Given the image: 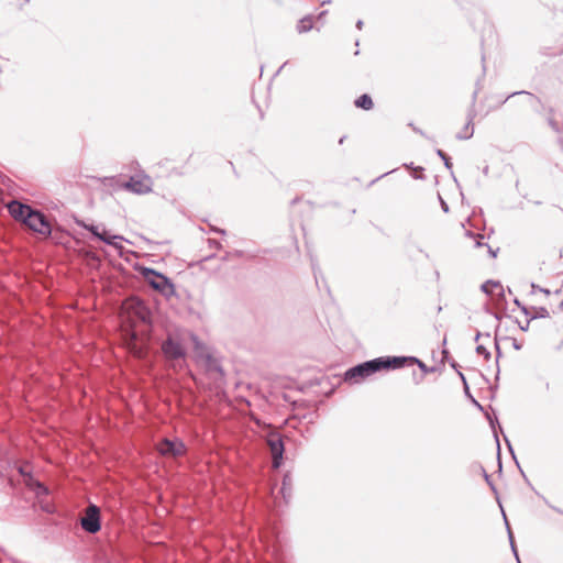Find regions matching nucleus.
I'll use <instances>...</instances> for the list:
<instances>
[{
	"label": "nucleus",
	"instance_id": "1",
	"mask_svg": "<svg viewBox=\"0 0 563 563\" xmlns=\"http://www.w3.org/2000/svg\"><path fill=\"white\" fill-rule=\"evenodd\" d=\"M440 356L439 361L433 362L430 365L412 356L378 357L349 369L345 377L346 379H353L355 377L363 378L380 369L400 368L404 366H411L413 364H418L423 373H432L435 372L440 365L444 364L446 354H440Z\"/></svg>",
	"mask_w": 563,
	"mask_h": 563
},
{
	"label": "nucleus",
	"instance_id": "2",
	"mask_svg": "<svg viewBox=\"0 0 563 563\" xmlns=\"http://www.w3.org/2000/svg\"><path fill=\"white\" fill-rule=\"evenodd\" d=\"M143 277L145 282L156 291L161 292L166 298L175 295V287L172 280L165 275L152 269L143 268Z\"/></svg>",
	"mask_w": 563,
	"mask_h": 563
},
{
	"label": "nucleus",
	"instance_id": "3",
	"mask_svg": "<svg viewBox=\"0 0 563 563\" xmlns=\"http://www.w3.org/2000/svg\"><path fill=\"white\" fill-rule=\"evenodd\" d=\"M25 225L44 238H48L52 234V225L47 217L40 210L33 209L32 212L29 213Z\"/></svg>",
	"mask_w": 563,
	"mask_h": 563
},
{
	"label": "nucleus",
	"instance_id": "4",
	"mask_svg": "<svg viewBox=\"0 0 563 563\" xmlns=\"http://www.w3.org/2000/svg\"><path fill=\"white\" fill-rule=\"evenodd\" d=\"M99 508L95 505L87 507L85 516L81 518V527L89 533H96L100 530Z\"/></svg>",
	"mask_w": 563,
	"mask_h": 563
},
{
	"label": "nucleus",
	"instance_id": "5",
	"mask_svg": "<svg viewBox=\"0 0 563 563\" xmlns=\"http://www.w3.org/2000/svg\"><path fill=\"white\" fill-rule=\"evenodd\" d=\"M157 450L162 455L173 457L181 456L186 451L181 441H169L167 439L157 444Z\"/></svg>",
	"mask_w": 563,
	"mask_h": 563
},
{
	"label": "nucleus",
	"instance_id": "6",
	"mask_svg": "<svg viewBox=\"0 0 563 563\" xmlns=\"http://www.w3.org/2000/svg\"><path fill=\"white\" fill-rule=\"evenodd\" d=\"M123 187L132 192L143 195L152 190V180L148 176L142 178L131 177Z\"/></svg>",
	"mask_w": 563,
	"mask_h": 563
},
{
	"label": "nucleus",
	"instance_id": "7",
	"mask_svg": "<svg viewBox=\"0 0 563 563\" xmlns=\"http://www.w3.org/2000/svg\"><path fill=\"white\" fill-rule=\"evenodd\" d=\"M8 210L13 219L21 221L25 225L29 213L32 212L33 208L19 201H11L8 205Z\"/></svg>",
	"mask_w": 563,
	"mask_h": 563
},
{
	"label": "nucleus",
	"instance_id": "8",
	"mask_svg": "<svg viewBox=\"0 0 563 563\" xmlns=\"http://www.w3.org/2000/svg\"><path fill=\"white\" fill-rule=\"evenodd\" d=\"M267 443L269 445L273 455V466L278 468L284 452V445L279 437L272 435L268 438Z\"/></svg>",
	"mask_w": 563,
	"mask_h": 563
},
{
	"label": "nucleus",
	"instance_id": "9",
	"mask_svg": "<svg viewBox=\"0 0 563 563\" xmlns=\"http://www.w3.org/2000/svg\"><path fill=\"white\" fill-rule=\"evenodd\" d=\"M474 117H475V112H474V109L472 107L471 110L467 113V122H466V124L464 125L462 131H460L456 134V139L457 140H468V139H471L473 136V134H474V126H473Z\"/></svg>",
	"mask_w": 563,
	"mask_h": 563
},
{
	"label": "nucleus",
	"instance_id": "10",
	"mask_svg": "<svg viewBox=\"0 0 563 563\" xmlns=\"http://www.w3.org/2000/svg\"><path fill=\"white\" fill-rule=\"evenodd\" d=\"M98 240L102 241L107 245L113 246L117 250L122 249V245L118 241H123L124 238L117 234H110L106 229L101 230Z\"/></svg>",
	"mask_w": 563,
	"mask_h": 563
},
{
	"label": "nucleus",
	"instance_id": "11",
	"mask_svg": "<svg viewBox=\"0 0 563 563\" xmlns=\"http://www.w3.org/2000/svg\"><path fill=\"white\" fill-rule=\"evenodd\" d=\"M482 290L487 295L504 296L503 285L498 282L487 280L482 285Z\"/></svg>",
	"mask_w": 563,
	"mask_h": 563
},
{
	"label": "nucleus",
	"instance_id": "12",
	"mask_svg": "<svg viewBox=\"0 0 563 563\" xmlns=\"http://www.w3.org/2000/svg\"><path fill=\"white\" fill-rule=\"evenodd\" d=\"M465 235L468 236L470 239H473L475 241V246L476 247H482V246H487V251H488V254L492 256V257H496L497 256V252H498V249L497 250H493L488 244L486 243H483L482 241L484 240V235L483 234H475L473 233L472 231H465Z\"/></svg>",
	"mask_w": 563,
	"mask_h": 563
},
{
	"label": "nucleus",
	"instance_id": "13",
	"mask_svg": "<svg viewBox=\"0 0 563 563\" xmlns=\"http://www.w3.org/2000/svg\"><path fill=\"white\" fill-rule=\"evenodd\" d=\"M189 349L187 345L178 344L172 336H169L166 343L163 345L162 352H185V350Z\"/></svg>",
	"mask_w": 563,
	"mask_h": 563
},
{
	"label": "nucleus",
	"instance_id": "14",
	"mask_svg": "<svg viewBox=\"0 0 563 563\" xmlns=\"http://www.w3.org/2000/svg\"><path fill=\"white\" fill-rule=\"evenodd\" d=\"M355 106L357 108H361V109H364V110H369L373 108V100L371 98L369 95H362L360 96L356 100H355Z\"/></svg>",
	"mask_w": 563,
	"mask_h": 563
},
{
	"label": "nucleus",
	"instance_id": "15",
	"mask_svg": "<svg viewBox=\"0 0 563 563\" xmlns=\"http://www.w3.org/2000/svg\"><path fill=\"white\" fill-rule=\"evenodd\" d=\"M312 29V19L311 16L302 18L297 24L298 33H306Z\"/></svg>",
	"mask_w": 563,
	"mask_h": 563
},
{
	"label": "nucleus",
	"instance_id": "16",
	"mask_svg": "<svg viewBox=\"0 0 563 563\" xmlns=\"http://www.w3.org/2000/svg\"><path fill=\"white\" fill-rule=\"evenodd\" d=\"M187 338L192 344L195 352H208L205 344L192 333H187Z\"/></svg>",
	"mask_w": 563,
	"mask_h": 563
},
{
	"label": "nucleus",
	"instance_id": "17",
	"mask_svg": "<svg viewBox=\"0 0 563 563\" xmlns=\"http://www.w3.org/2000/svg\"><path fill=\"white\" fill-rule=\"evenodd\" d=\"M77 223H78V225H80L85 230L89 231L95 238L98 239L100 236L101 231H100L99 225L87 224L84 221H80V222H77Z\"/></svg>",
	"mask_w": 563,
	"mask_h": 563
},
{
	"label": "nucleus",
	"instance_id": "18",
	"mask_svg": "<svg viewBox=\"0 0 563 563\" xmlns=\"http://www.w3.org/2000/svg\"><path fill=\"white\" fill-rule=\"evenodd\" d=\"M26 485L31 488L36 489L37 494H46L47 489L38 482H35L32 477H29V479L25 481Z\"/></svg>",
	"mask_w": 563,
	"mask_h": 563
},
{
	"label": "nucleus",
	"instance_id": "19",
	"mask_svg": "<svg viewBox=\"0 0 563 563\" xmlns=\"http://www.w3.org/2000/svg\"><path fill=\"white\" fill-rule=\"evenodd\" d=\"M553 112H554L553 109L550 108V110H549L550 117L548 118V123L554 132L560 134V133H562V129L560 128L559 123L552 118Z\"/></svg>",
	"mask_w": 563,
	"mask_h": 563
},
{
	"label": "nucleus",
	"instance_id": "20",
	"mask_svg": "<svg viewBox=\"0 0 563 563\" xmlns=\"http://www.w3.org/2000/svg\"><path fill=\"white\" fill-rule=\"evenodd\" d=\"M437 155L443 161L445 168L452 170L451 158L448 156V154L442 150H437Z\"/></svg>",
	"mask_w": 563,
	"mask_h": 563
},
{
	"label": "nucleus",
	"instance_id": "21",
	"mask_svg": "<svg viewBox=\"0 0 563 563\" xmlns=\"http://www.w3.org/2000/svg\"><path fill=\"white\" fill-rule=\"evenodd\" d=\"M533 309L536 310V313L531 317V319L549 317V310L547 308L540 307V308H533Z\"/></svg>",
	"mask_w": 563,
	"mask_h": 563
},
{
	"label": "nucleus",
	"instance_id": "22",
	"mask_svg": "<svg viewBox=\"0 0 563 563\" xmlns=\"http://www.w3.org/2000/svg\"><path fill=\"white\" fill-rule=\"evenodd\" d=\"M515 303H516L518 307H520L521 311H522L526 316H529V314H530V312H529L528 308H527V307H525V306H521V305H520V301H519L518 299H515Z\"/></svg>",
	"mask_w": 563,
	"mask_h": 563
},
{
	"label": "nucleus",
	"instance_id": "23",
	"mask_svg": "<svg viewBox=\"0 0 563 563\" xmlns=\"http://www.w3.org/2000/svg\"><path fill=\"white\" fill-rule=\"evenodd\" d=\"M439 198H440V202H441V208H442V210H443L444 212H449V206H448V203H446V202H445L441 197H439Z\"/></svg>",
	"mask_w": 563,
	"mask_h": 563
},
{
	"label": "nucleus",
	"instance_id": "24",
	"mask_svg": "<svg viewBox=\"0 0 563 563\" xmlns=\"http://www.w3.org/2000/svg\"><path fill=\"white\" fill-rule=\"evenodd\" d=\"M475 352L481 353V352H488V351L483 345H477L475 349Z\"/></svg>",
	"mask_w": 563,
	"mask_h": 563
},
{
	"label": "nucleus",
	"instance_id": "25",
	"mask_svg": "<svg viewBox=\"0 0 563 563\" xmlns=\"http://www.w3.org/2000/svg\"><path fill=\"white\" fill-rule=\"evenodd\" d=\"M520 93H527V95L531 96V93H530V92H527V91L512 92L511 95H509V96L506 98V100H508V99H509L510 97H512V96L520 95Z\"/></svg>",
	"mask_w": 563,
	"mask_h": 563
},
{
	"label": "nucleus",
	"instance_id": "26",
	"mask_svg": "<svg viewBox=\"0 0 563 563\" xmlns=\"http://www.w3.org/2000/svg\"><path fill=\"white\" fill-rule=\"evenodd\" d=\"M211 231L217 232V233H220V234H224V233H225V231H224V230H222V229H218V228H211Z\"/></svg>",
	"mask_w": 563,
	"mask_h": 563
},
{
	"label": "nucleus",
	"instance_id": "27",
	"mask_svg": "<svg viewBox=\"0 0 563 563\" xmlns=\"http://www.w3.org/2000/svg\"><path fill=\"white\" fill-rule=\"evenodd\" d=\"M356 27H357L358 30H361V29L363 27V21H362V20H358V21L356 22Z\"/></svg>",
	"mask_w": 563,
	"mask_h": 563
},
{
	"label": "nucleus",
	"instance_id": "28",
	"mask_svg": "<svg viewBox=\"0 0 563 563\" xmlns=\"http://www.w3.org/2000/svg\"><path fill=\"white\" fill-rule=\"evenodd\" d=\"M210 243H211L214 247H217V249H219V247H220V243H219L218 241H214V240H213V241H210Z\"/></svg>",
	"mask_w": 563,
	"mask_h": 563
},
{
	"label": "nucleus",
	"instance_id": "29",
	"mask_svg": "<svg viewBox=\"0 0 563 563\" xmlns=\"http://www.w3.org/2000/svg\"><path fill=\"white\" fill-rule=\"evenodd\" d=\"M559 144H560L561 148L563 150V137L559 139Z\"/></svg>",
	"mask_w": 563,
	"mask_h": 563
},
{
	"label": "nucleus",
	"instance_id": "30",
	"mask_svg": "<svg viewBox=\"0 0 563 563\" xmlns=\"http://www.w3.org/2000/svg\"><path fill=\"white\" fill-rule=\"evenodd\" d=\"M312 268H314V265H313V264H312ZM313 273H316V269H313ZM314 279H316V282L318 283V276H317V274H314Z\"/></svg>",
	"mask_w": 563,
	"mask_h": 563
},
{
	"label": "nucleus",
	"instance_id": "31",
	"mask_svg": "<svg viewBox=\"0 0 563 563\" xmlns=\"http://www.w3.org/2000/svg\"><path fill=\"white\" fill-rule=\"evenodd\" d=\"M476 96H477V91H475V92H474V95H473V103H474V102H475V100H476Z\"/></svg>",
	"mask_w": 563,
	"mask_h": 563
},
{
	"label": "nucleus",
	"instance_id": "32",
	"mask_svg": "<svg viewBox=\"0 0 563 563\" xmlns=\"http://www.w3.org/2000/svg\"><path fill=\"white\" fill-rule=\"evenodd\" d=\"M330 0L322 1V5L330 3Z\"/></svg>",
	"mask_w": 563,
	"mask_h": 563
},
{
	"label": "nucleus",
	"instance_id": "33",
	"mask_svg": "<svg viewBox=\"0 0 563 563\" xmlns=\"http://www.w3.org/2000/svg\"><path fill=\"white\" fill-rule=\"evenodd\" d=\"M339 143L340 144L344 143V136L340 139Z\"/></svg>",
	"mask_w": 563,
	"mask_h": 563
},
{
	"label": "nucleus",
	"instance_id": "34",
	"mask_svg": "<svg viewBox=\"0 0 563 563\" xmlns=\"http://www.w3.org/2000/svg\"><path fill=\"white\" fill-rule=\"evenodd\" d=\"M325 13H327V11H322V12L320 13V16L324 15Z\"/></svg>",
	"mask_w": 563,
	"mask_h": 563
},
{
	"label": "nucleus",
	"instance_id": "35",
	"mask_svg": "<svg viewBox=\"0 0 563 563\" xmlns=\"http://www.w3.org/2000/svg\"><path fill=\"white\" fill-rule=\"evenodd\" d=\"M487 172H488V167L486 166V167L484 168V173L486 174Z\"/></svg>",
	"mask_w": 563,
	"mask_h": 563
},
{
	"label": "nucleus",
	"instance_id": "36",
	"mask_svg": "<svg viewBox=\"0 0 563 563\" xmlns=\"http://www.w3.org/2000/svg\"><path fill=\"white\" fill-rule=\"evenodd\" d=\"M541 291H544L545 294H549V290L547 289H540Z\"/></svg>",
	"mask_w": 563,
	"mask_h": 563
},
{
	"label": "nucleus",
	"instance_id": "37",
	"mask_svg": "<svg viewBox=\"0 0 563 563\" xmlns=\"http://www.w3.org/2000/svg\"><path fill=\"white\" fill-rule=\"evenodd\" d=\"M514 346H515V349H519V346L516 344L515 341H514Z\"/></svg>",
	"mask_w": 563,
	"mask_h": 563
},
{
	"label": "nucleus",
	"instance_id": "38",
	"mask_svg": "<svg viewBox=\"0 0 563 563\" xmlns=\"http://www.w3.org/2000/svg\"><path fill=\"white\" fill-rule=\"evenodd\" d=\"M562 306H563V300H562Z\"/></svg>",
	"mask_w": 563,
	"mask_h": 563
}]
</instances>
